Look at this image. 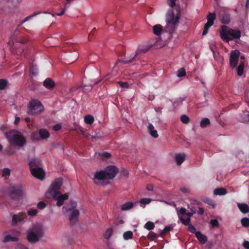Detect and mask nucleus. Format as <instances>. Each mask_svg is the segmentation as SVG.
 <instances>
[{
  "label": "nucleus",
  "mask_w": 249,
  "mask_h": 249,
  "mask_svg": "<svg viewBox=\"0 0 249 249\" xmlns=\"http://www.w3.org/2000/svg\"><path fill=\"white\" fill-rule=\"evenodd\" d=\"M30 171L32 175L36 178L42 180L45 177V173L42 168H36Z\"/></svg>",
  "instance_id": "nucleus-15"
},
{
  "label": "nucleus",
  "mask_w": 249,
  "mask_h": 249,
  "mask_svg": "<svg viewBox=\"0 0 249 249\" xmlns=\"http://www.w3.org/2000/svg\"><path fill=\"white\" fill-rule=\"evenodd\" d=\"M37 207L38 209L42 210L46 207V204L43 201H40L38 203Z\"/></svg>",
  "instance_id": "nucleus-47"
},
{
  "label": "nucleus",
  "mask_w": 249,
  "mask_h": 249,
  "mask_svg": "<svg viewBox=\"0 0 249 249\" xmlns=\"http://www.w3.org/2000/svg\"><path fill=\"white\" fill-rule=\"evenodd\" d=\"M153 29L154 34L157 36L160 35L162 31V27L160 24L154 25Z\"/></svg>",
  "instance_id": "nucleus-25"
},
{
  "label": "nucleus",
  "mask_w": 249,
  "mask_h": 249,
  "mask_svg": "<svg viewBox=\"0 0 249 249\" xmlns=\"http://www.w3.org/2000/svg\"><path fill=\"white\" fill-rule=\"evenodd\" d=\"M148 50V48L147 47H141L139 46L137 49L135 54L129 60H120L119 59L115 63V65H116L119 62H122L124 64H128L131 63L133 61L136 60V57L140 53H145Z\"/></svg>",
  "instance_id": "nucleus-8"
},
{
  "label": "nucleus",
  "mask_w": 249,
  "mask_h": 249,
  "mask_svg": "<svg viewBox=\"0 0 249 249\" xmlns=\"http://www.w3.org/2000/svg\"><path fill=\"white\" fill-rule=\"evenodd\" d=\"M176 16L173 10L169 11L166 15V21L167 22V30L170 34H172L178 22L180 17L179 8L178 9Z\"/></svg>",
  "instance_id": "nucleus-5"
},
{
  "label": "nucleus",
  "mask_w": 249,
  "mask_h": 249,
  "mask_svg": "<svg viewBox=\"0 0 249 249\" xmlns=\"http://www.w3.org/2000/svg\"><path fill=\"white\" fill-rule=\"evenodd\" d=\"M105 172L108 179H112L115 177L119 170L115 166L109 165L106 168Z\"/></svg>",
  "instance_id": "nucleus-11"
},
{
  "label": "nucleus",
  "mask_w": 249,
  "mask_h": 249,
  "mask_svg": "<svg viewBox=\"0 0 249 249\" xmlns=\"http://www.w3.org/2000/svg\"><path fill=\"white\" fill-rule=\"evenodd\" d=\"M16 249H28V248L22 244H18L17 246Z\"/></svg>",
  "instance_id": "nucleus-59"
},
{
  "label": "nucleus",
  "mask_w": 249,
  "mask_h": 249,
  "mask_svg": "<svg viewBox=\"0 0 249 249\" xmlns=\"http://www.w3.org/2000/svg\"><path fill=\"white\" fill-rule=\"evenodd\" d=\"M37 210L36 209H32L28 211L27 213L29 215L35 216L37 213Z\"/></svg>",
  "instance_id": "nucleus-53"
},
{
  "label": "nucleus",
  "mask_w": 249,
  "mask_h": 249,
  "mask_svg": "<svg viewBox=\"0 0 249 249\" xmlns=\"http://www.w3.org/2000/svg\"><path fill=\"white\" fill-rule=\"evenodd\" d=\"M220 36L223 41L229 42L233 39H239L241 32L239 30L233 29L227 26H222L219 31Z\"/></svg>",
  "instance_id": "nucleus-2"
},
{
  "label": "nucleus",
  "mask_w": 249,
  "mask_h": 249,
  "mask_svg": "<svg viewBox=\"0 0 249 249\" xmlns=\"http://www.w3.org/2000/svg\"><path fill=\"white\" fill-rule=\"evenodd\" d=\"M215 18L216 15L214 13H210L207 16V22H210L209 23H211L213 25V21L215 20Z\"/></svg>",
  "instance_id": "nucleus-29"
},
{
  "label": "nucleus",
  "mask_w": 249,
  "mask_h": 249,
  "mask_svg": "<svg viewBox=\"0 0 249 249\" xmlns=\"http://www.w3.org/2000/svg\"><path fill=\"white\" fill-rule=\"evenodd\" d=\"M101 156L103 158H104L105 159H108L110 157L111 155L110 153L107 152H104L102 153Z\"/></svg>",
  "instance_id": "nucleus-54"
},
{
  "label": "nucleus",
  "mask_w": 249,
  "mask_h": 249,
  "mask_svg": "<svg viewBox=\"0 0 249 249\" xmlns=\"http://www.w3.org/2000/svg\"><path fill=\"white\" fill-rule=\"evenodd\" d=\"M155 225L153 222L151 221H148L146 223L144 227L147 230L150 231L154 228Z\"/></svg>",
  "instance_id": "nucleus-38"
},
{
  "label": "nucleus",
  "mask_w": 249,
  "mask_h": 249,
  "mask_svg": "<svg viewBox=\"0 0 249 249\" xmlns=\"http://www.w3.org/2000/svg\"><path fill=\"white\" fill-rule=\"evenodd\" d=\"M72 209H67V211H71V214L69 215V220L71 225L75 224L77 222L79 212L78 210L74 209L76 207V204L75 202L71 201Z\"/></svg>",
  "instance_id": "nucleus-7"
},
{
  "label": "nucleus",
  "mask_w": 249,
  "mask_h": 249,
  "mask_svg": "<svg viewBox=\"0 0 249 249\" xmlns=\"http://www.w3.org/2000/svg\"><path fill=\"white\" fill-rule=\"evenodd\" d=\"M19 121H20L19 117H16L15 118V121H14V124L17 125V124H18Z\"/></svg>",
  "instance_id": "nucleus-62"
},
{
  "label": "nucleus",
  "mask_w": 249,
  "mask_h": 249,
  "mask_svg": "<svg viewBox=\"0 0 249 249\" xmlns=\"http://www.w3.org/2000/svg\"><path fill=\"white\" fill-rule=\"evenodd\" d=\"M133 207V203L130 202L125 203L121 206V210L123 211L128 210Z\"/></svg>",
  "instance_id": "nucleus-30"
},
{
  "label": "nucleus",
  "mask_w": 249,
  "mask_h": 249,
  "mask_svg": "<svg viewBox=\"0 0 249 249\" xmlns=\"http://www.w3.org/2000/svg\"><path fill=\"white\" fill-rule=\"evenodd\" d=\"M243 246L246 249H249V241H245L243 244Z\"/></svg>",
  "instance_id": "nucleus-57"
},
{
  "label": "nucleus",
  "mask_w": 249,
  "mask_h": 249,
  "mask_svg": "<svg viewBox=\"0 0 249 249\" xmlns=\"http://www.w3.org/2000/svg\"><path fill=\"white\" fill-rule=\"evenodd\" d=\"M44 235V230L42 225L36 224L34 225L28 231L27 240L32 243L38 242Z\"/></svg>",
  "instance_id": "nucleus-3"
},
{
  "label": "nucleus",
  "mask_w": 249,
  "mask_h": 249,
  "mask_svg": "<svg viewBox=\"0 0 249 249\" xmlns=\"http://www.w3.org/2000/svg\"><path fill=\"white\" fill-rule=\"evenodd\" d=\"M96 31V28H93V29L92 30V31L90 32V33L89 34V40H90L91 39V37L92 36H93V34H94V33Z\"/></svg>",
  "instance_id": "nucleus-58"
},
{
  "label": "nucleus",
  "mask_w": 249,
  "mask_h": 249,
  "mask_svg": "<svg viewBox=\"0 0 249 249\" xmlns=\"http://www.w3.org/2000/svg\"><path fill=\"white\" fill-rule=\"evenodd\" d=\"M8 85V81L7 80L1 79H0V90H4L6 89V87Z\"/></svg>",
  "instance_id": "nucleus-32"
},
{
  "label": "nucleus",
  "mask_w": 249,
  "mask_h": 249,
  "mask_svg": "<svg viewBox=\"0 0 249 249\" xmlns=\"http://www.w3.org/2000/svg\"><path fill=\"white\" fill-rule=\"evenodd\" d=\"M29 166L30 170L36 169V168H41V161L38 159H33L29 162Z\"/></svg>",
  "instance_id": "nucleus-16"
},
{
  "label": "nucleus",
  "mask_w": 249,
  "mask_h": 249,
  "mask_svg": "<svg viewBox=\"0 0 249 249\" xmlns=\"http://www.w3.org/2000/svg\"><path fill=\"white\" fill-rule=\"evenodd\" d=\"M27 218V214L24 212H20L18 214H14L12 216V225H16L18 223L23 221Z\"/></svg>",
  "instance_id": "nucleus-12"
},
{
  "label": "nucleus",
  "mask_w": 249,
  "mask_h": 249,
  "mask_svg": "<svg viewBox=\"0 0 249 249\" xmlns=\"http://www.w3.org/2000/svg\"><path fill=\"white\" fill-rule=\"evenodd\" d=\"M210 224L213 227H217L219 225L218 222L216 219H211L210 220Z\"/></svg>",
  "instance_id": "nucleus-52"
},
{
  "label": "nucleus",
  "mask_w": 249,
  "mask_h": 249,
  "mask_svg": "<svg viewBox=\"0 0 249 249\" xmlns=\"http://www.w3.org/2000/svg\"><path fill=\"white\" fill-rule=\"evenodd\" d=\"M219 19L222 24H228L231 21L230 14L225 11H221L219 15Z\"/></svg>",
  "instance_id": "nucleus-14"
},
{
  "label": "nucleus",
  "mask_w": 249,
  "mask_h": 249,
  "mask_svg": "<svg viewBox=\"0 0 249 249\" xmlns=\"http://www.w3.org/2000/svg\"><path fill=\"white\" fill-rule=\"evenodd\" d=\"M113 233V230L111 228H108L104 234L105 238L108 239L112 235Z\"/></svg>",
  "instance_id": "nucleus-35"
},
{
  "label": "nucleus",
  "mask_w": 249,
  "mask_h": 249,
  "mask_svg": "<svg viewBox=\"0 0 249 249\" xmlns=\"http://www.w3.org/2000/svg\"><path fill=\"white\" fill-rule=\"evenodd\" d=\"M148 238L151 240H154L157 238V234L153 232H150L147 236Z\"/></svg>",
  "instance_id": "nucleus-46"
},
{
  "label": "nucleus",
  "mask_w": 249,
  "mask_h": 249,
  "mask_svg": "<svg viewBox=\"0 0 249 249\" xmlns=\"http://www.w3.org/2000/svg\"><path fill=\"white\" fill-rule=\"evenodd\" d=\"M196 212L193 211L191 212H187L186 213V210L184 208H181L178 213V214L179 215L180 214L182 215H186L188 216V217L190 218L191 216L193 215L194 213H195Z\"/></svg>",
  "instance_id": "nucleus-23"
},
{
  "label": "nucleus",
  "mask_w": 249,
  "mask_h": 249,
  "mask_svg": "<svg viewBox=\"0 0 249 249\" xmlns=\"http://www.w3.org/2000/svg\"><path fill=\"white\" fill-rule=\"evenodd\" d=\"M213 193L215 195L222 196L226 195L227 193V191L224 188H218L214 190Z\"/></svg>",
  "instance_id": "nucleus-24"
},
{
  "label": "nucleus",
  "mask_w": 249,
  "mask_h": 249,
  "mask_svg": "<svg viewBox=\"0 0 249 249\" xmlns=\"http://www.w3.org/2000/svg\"><path fill=\"white\" fill-rule=\"evenodd\" d=\"M22 190L20 186H13L10 189V196L13 199H18L21 196Z\"/></svg>",
  "instance_id": "nucleus-9"
},
{
  "label": "nucleus",
  "mask_w": 249,
  "mask_h": 249,
  "mask_svg": "<svg viewBox=\"0 0 249 249\" xmlns=\"http://www.w3.org/2000/svg\"><path fill=\"white\" fill-rule=\"evenodd\" d=\"M61 128V125L60 124H56L53 126V130L58 131Z\"/></svg>",
  "instance_id": "nucleus-55"
},
{
  "label": "nucleus",
  "mask_w": 249,
  "mask_h": 249,
  "mask_svg": "<svg viewBox=\"0 0 249 249\" xmlns=\"http://www.w3.org/2000/svg\"><path fill=\"white\" fill-rule=\"evenodd\" d=\"M173 230V228L170 226H166L165 227L164 229L161 231L160 234H164L167 233L168 231H172Z\"/></svg>",
  "instance_id": "nucleus-45"
},
{
  "label": "nucleus",
  "mask_w": 249,
  "mask_h": 249,
  "mask_svg": "<svg viewBox=\"0 0 249 249\" xmlns=\"http://www.w3.org/2000/svg\"><path fill=\"white\" fill-rule=\"evenodd\" d=\"M63 184V179L61 178H56L51 184V185L46 193L47 198H53L57 200L56 205L58 207L61 206L64 200L68 199L69 195L68 193L62 194L59 190Z\"/></svg>",
  "instance_id": "nucleus-1"
},
{
  "label": "nucleus",
  "mask_w": 249,
  "mask_h": 249,
  "mask_svg": "<svg viewBox=\"0 0 249 249\" xmlns=\"http://www.w3.org/2000/svg\"><path fill=\"white\" fill-rule=\"evenodd\" d=\"M186 75V72L184 69H180L178 71L177 76L178 77L184 76Z\"/></svg>",
  "instance_id": "nucleus-44"
},
{
  "label": "nucleus",
  "mask_w": 249,
  "mask_h": 249,
  "mask_svg": "<svg viewBox=\"0 0 249 249\" xmlns=\"http://www.w3.org/2000/svg\"><path fill=\"white\" fill-rule=\"evenodd\" d=\"M44 107L38 100H31L28 105V113L31 115H35L44 111Z\"/></svg>",
  "instance_id": "nucleus-6"
},
{
  "label": "nucleus",
  "mask_w": 249,
  "mask_h": 249,
  "mask_svg": "<svg viewBox=\"0 0 249 249\" xmlns=\"http://www.w3.org/2000/svg\"><path fill=\"white\" fill-rule=\"evenodd\" d=\"M32 139L34 141H38L40 140L38 132H34L32 134Z\"/></svg>",
  "instance_id": "nucleus-43"
},
{
  "label": "nucleus",
  "mask_w": 249,
  "mask_h": 249,
  "mask_svg": "<svg viewBox=\"0 0 249 249\" xmlns=\"http://www.w3.org/2000/svg\"><path fill=\"white\" fill-rule=\"evenodd\" d=\"M18 241V238L14 236H12L11 235H6L3 241V242H8L9 241H13V242H16Z\"/></svg>",
  "instance_id": "nucleus-27"
},
{
  "label": "nucleus",
  "mask_w": 249,
  "mask_h": 249,
  "mask_svg": "<svg viewBox=\"0 0 249 249\" xmlns=\"http://www.w3.org/2000/svg\"><path fill=\"white\" fill-rule=\"evenodd\" d=\"M10 174V170L9 168H4L2 171V176L5 177Z\"/></svg>",
  "instance_id": "nucleus-49"
},
{
  "label": "nucleus",
  "mask_w": 249,
  "mask_h": 249,
  "mask_svg": "<svg viewBox=\"0 0 249 249\" xmlns=\"http://www.w3.org/2000/svg\"><path fill=\"white\" fill-rule=\"evenodd\" d=\"M146 189L148 191H152L153 189V185L151 184H148L146 186Z\"/></svg>",
  "instance_id": "nucleus-61"
},
{
  "label": "nucleus",
  "mask_w": 249,
  "mask_h": 249,
  "mask_svg": "<svg viewBox=\"0 0 249 249\" xmlns=\"http://www.w3.org/2000/svg\"><path fill=\"white\" fill-rule=\"evenodd\" d=\"M179 218L180 221L181 222V223L183 225L188 226L189 225L191 224H190V222H191L190 218L187 217L186 219H185L184 218L179 216Z\"/></svg>",
  "instance_id": "nucleus-33"
},
{
  "label": "nucleus",
  "mask_w": 249,
  "mask_h": 249,
  "mask_svg": "<svg viewBox=\"0 0 249 249\" xmlns=\"http://www.w3.org/2000/svg\"><path fill=\"white\" fill-rule=\"evenodd\" d=\"M38 134L40 139H45L50 137V133L49 131L44 128H41L38 130Z\"/></svg>",
  "instance_id": "nucleus-20"
},
{
  "label": "nucleus",
  "mask_w": 249,
  "mask_h": 249,
  "mask_svg": "<svg viewBox=\"0 0 249 249\" xmlns=\"http://www.w3.org/2000/svg\"><path fill=\"white\" fill-rule=\"evenodd\" d=\"M5 136L12 144L22 147L26 142L25 139L18 131L11 130L5 133Z\"/></svg>",
  "instance_id": "nucleus-4"
},
{
  "label": "nucleus",
  "mask_w": 249,
  "mask_h": 249,
  "mask_svg": "<svg viewBox=\"0 0 249 249\" xmlns=\"http://www.w3.org/2000/svg\"><path fill=\"white\" fill-rule=\"evenodd\" d=\"M240 52L238 50L232 51L231 52L230 57V67L233 68L236 66L238 63Z\"/></svg>",
  "instance_id": "nucleus-10"
},
{
  "label": "nucleus",
  "mask_w": 249,
  "mask_h": 249,
  "mask_svg": "<svg viewBox=\"0 0 249 249\" xmlns=\"http://www.w3.org/2000/svg\"><path fill=\"white\" fill-rule=\"evenodd\" d=\"M175 159L177 165H180L184 161L185 155L184 153L176 154Z\"/></svg>",
  "instance_id": "nucleus-19"
},
{
  "label": "nucleus",
  "mask_w": 249,
  "mask_h": 249,
  "mask_svg": "<svg viewBox=\"0 0 249 249\" xmlns=\"http://www.w3.org/2000/svg\"><path fill=\"white\" fill-rule=\"evenodd\" d=\"M188 230L190 232L196 234V232H197L196 231V229L195 227L193 225H192L191 224L188 226Z\"/></svg>",
  "instance_id": "nucleus-48"
},
{
  "label": "nucleus",
  "mask_w": 249,
  "mask_h": 249,
  "mask_svg": "<svg viewBox=\"0 0 249 249\" xmlns=\"http://www.w3.org/2000/svg\"><path fill=\"white\" fill-rule=\"evenodd\" d=\"M209 22H207L204 25V28L202 34L203 36H205L208 33L209 28L213 25L212 23Z\"/></svg>",
  "instance_id": "nucleus-34"
},
{
  "label": "nucleus",
  "mask_w": 249,
  "mask_h": 249,
  "mask_svg": "<svg viewBox=\"0 0 249 249\" xmlns=\"http://www.w3.org/2000/svg\"><path fill=\"white\" fill-rule=\"evenodd\" d=\"M241 223L243 227H249V219L247 217L243 218L241 220Z\"/></svg>",
  "instance_id": "nucleus-37"
},
{
  "label": "nucleus",
  "mask_w": 249,
  "mask_h": 249,
  "mask_svg": "<svg viewBox=\"0 0 249 249\" xmlns=\"http://www.w3.org/2000/svg\"><path fill=\"white\" fill-rule=\"evenodd\" d=\"M151 202V199L147 198H143L141 199L140 203L143 204H149Z\"/></svg>",
  "instance_id": "nucleus-51"
},
{
  "label": "nucleus",
  "mask_w": 249,
  "mask_h": 249,
  "mask_svg": "<svg viewBox=\"0 0 249 249\" xmlns=\"http://www.w3.org/2000/svg\"><path fill=\"white\" fill-rule=\"evenodd\" d=\"M203 201L205 203L209 204V205L212 206L213 207H214L215 206V202L213 200H212V199H210L209 198H204L203 199Z\"/></svg>",
  "instance_id": "nucleus-40"
},
{
  "label": "nucleus",
  "mask_w": 249,
  "mask_h": 249,
  "mask_svg": "<svg viewBox=\"0 0 249 249\" xmlns=\"http://www.w3.org/2000/svg\"><path fill=\"white\" fill-rule=\"evenodd\" d=\"M237 207L242 213H246L249 212V206L247 204L238 203Z\"/></svg>",
  "instance_id": "nucleus-22"
},
{
  "label": "nucleus",
  "mask_w": 249,
  "mask_h": 249,
  "mask_svg": "<svg viewBox=\"0 0 249 249\" xmlns=\"http://www.w3.org/2000/svg\"><path fill=\"white\" fill-rule=\"evenodd\" d=\"M148 130L150 135L154 138H157L159 136L157 131L155 129L154 126L151 123L148 124Z\"/></svg>",
  "instance_id": "nucleus-21"
},
{
  "label": "nucleus",
  "mask_w": 249,
  "mask_h": 249,
  "mask_svg": "<svg viewBox=\"0 0 249 249\" xmlns=\"http://www.w3.org/2000/svg\"><path fill=\"white\" fill-rule=\"evenodd\" d=\"M30 72L32 75L34 76H36L37 74L38 69L36 65L34 64V63H32L30 65Z\"/></svg>",
  "instance_id": "nucleus-26"
},
{
  "label": "nucleus",
  "mask_w": 249,
  "mask_h": 249,
  "mask_svg": "<svg viewBox=\"0 0 249 249\" xmlns=\"http://www.w3.org/2000/svg\"><path fill=\"white\" fill-rule=\"evenodd\" d=\"M196 237L199 242L202 244H205L207 241V237L206 236L202 234L199 231L196 232Z\"/></svg>",
  "instance_id": "nucleus-18"
},
{
  "label": "nucleus",
  "mask_w": 249,
  "mask_h": 249,
  "mask_svg": "<svg viewBox=\"0 0 249 249\" xmlns=\"http://www.w3.org/2000/svg\"><path fill=\"white\" fill-rule=\"evenodd\" d=\"M197 213H198V214H199L200 215L203 214V213H204V209H203V208H202L201 207H199L198 208V210L197 211Z\"/></svg>",
  "instance_id": "nucleus-60"
},
{
  "label": "nucleus",
  "mask_w": 249,
  "mask_h": 249,
  "mask_svg": "<svg viewBox=\"0 0 249 249\" xmlns=\"http://www.w3.org/2000/svg\"><path fill=\"white\" fill-rule=\"evenodd\" d=\"M210 120L207 118H203L200 122V126L202 128L206 127V126L210 124Z\"/></svg>",
  "instance_id": "nucleus-36"
},
{
  "label": "nucleus",
  "mask_w": 249,
  "mask_h": 249,
  "mask_svg": "<svg viewBox=\"0 0 249 249\" xmlns=\"http://www.w3.org/2000/svg\"><path fill=\"white\" fill-rule=\"evenodd\" d=\"M244 68V63L243 62H240L239 66L237 68V73L239 76H241L243 73Z\"/></svg>",
  "instance_id": "nucleus-31"
},
{
  "label": "nucleus",
  "mask_w": 249,
  "mask_h": 249,
  "mask_svg": "<svg viewBox=\"0 0 249 249\" xmlns=\"http://www.w3.org/2000/svg\"><path fill=\"white\" fill-rule=\"evenodd\" d=\"M107 178L105 170H101L97 171L95 173L93 179L96 184H99L100 180H104Z\"/></svg>",
  "instance_id": "nucleus-13"
},
{
  "label": "nucleus",
  "mask_w": 249,
  "mask_h": 249,
  "mask_svg": "<svg viewBox=\"0 0 249 249\" xmlns=\"http://www.w3.org/2000/svg\"><path fill=\"white\" fill-rule=\"evenodd\" d=\"M180 190L184 193H187L189 192V189L186 187H182L180 188Z\"/></svg>",
  "instance_id": "nucleus-56"
},
{
  "label": "nucleus",
  "mask_w": 249,
  "mask_h": 249,
  "mask_svg": "<svg viewBox=\"0 0 249 249\" xmlns=\"http://www.w3.org/2000/svg\"><path fill=\"white\" fill-rule=\"evenodd\" d=\"M133 232L130 231H127L124 233L123 237L124 239L128 240L132 238Z\"/></svg>",
  "instance_id": "nucleus-39"
},
{
  "label": "nucleus",
  "mask_w": 249,
  "mask_h": 249,
  "mask_svg": "<svg viewBox=\"0 0 249 249\" xmlns=\"http://www.w3.org/2000/svg\"><path fill=\"white\" fill-rule=\"evenodd\" d=\"M180 120L183 124H187L189 122L190 119L187 116L185 115H182L181 116Z\"/></svg>",
  "instance_id": "nucleus-42"
},
{
  "label": "nucleus",
  "mask_w": 249,
  "mask_h": 249,
  "mask_svg": "<svg viewBox=\"0 0 249 249\" xmlns=\"http://www.w3.org/2000/svg\"><path fill=\"white\" fill-rule=\"evenodd\" d=\"M41 12H36V13H34V14H32L31 15L26 17L25 18H24V19L21 22V24L26 22L27 21H28V20H29L30 19H31V18L40 14Z\"/></svg>",
  "instance_id": "nucleus-41"
},
{
  "label": "nucleus",
  "mask_w": 249,
  "mask_h": 249,
  "mask_svg": "<svg viewBox=\"0 0 249 249\" xmlns=\"http://www.w3.org/2000/svg\"><path fill=\"white\" fill-rule=\"evenodd\" d=\"M118 84L119 86L122 88H128L129 87V84L127 82H126L119 81L118 82Z\"/></svg>",
  "instance_id": "nucleus-50"
},
{
  "label": "nucleus",
  "mask_w": 249,
  "mask_h": 249,
  "mask_svg": "<svg viewBox=\"0 0 249 249\" xmlns=\"http://www.w3.org/2000/svg\"><path fill=\"white\" fill-rule=\"evenodd\" d=\"M43 86L49 89H51L55 86V83L51 78H47L43 82Z\"/></svg>",
  "instance_id": "nucleus-17"
},
{
  "label": "nucleus",
  "mask_w": 249,
  "mask_h": 249,
  "mask_svg": "<svg viewBox=\"0 0 249 249\" xmlns=\"http://www.w3.org/2000/svg\"><path fill=\"white\" fill-rule=\"evenodd\" d=\"M90 139H91L92 142H95L98 139V137L96 136H91Z\"/></svg>",
  "instance_id": "nucleus-63"
},
{
  "label": "nucleus",
  "mask_w": 249,
  "mask_h": 249,
  "mask_svg": "<svg viewBox=\"0 0 249 249\" xmlns=\"http://www.w3.org/2000/svg\"><path fill=\"white\" fill-rule=\"evenodd\" d=\"M83 135L85 137L87 138L88 139H90V138L91 137L89 133H87V132L86 133H83Z\"/></svg>",
  "instance_id": "nucleus-64"
},
{
  "label": "nucleus",
  "mask_w": 249,
  "mask_h": 249,
  "mask_svg": "<svg viewBox=\"0 0 249 249\" xmlns=\"http://www.w3.org/2000/svg\"><path fill=\"white\" fill-rule=\"evenodd\" d=\"M94 121V117L91 115H87L84 117V121L87 124H91Z\"/></svg>",
  "instance_id": "nucleus-28"
}]
</instances>
